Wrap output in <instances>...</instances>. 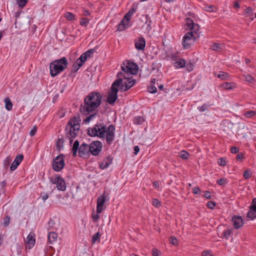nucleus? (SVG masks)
<instances>
[{
  "instance_id": "obj_9",
  "label": "nucleus",
  "mask_w": 256,
  "mask_h": 256,
  "mask_svg": "<svg viewBox=\"0 0 256 256\" xmlns=\"http://www.w3.org/2000/svg\"><path fill=\"white\" fill-rule=\"evenodd\" d=\"M197 38L194 37L192 32L186 33L182 39V44L184 48L188 49L190 48L192 41L194 42Z\"/></svg>"
},
{
  "instance_id": "obj_1",
  "label": "nucleus",
  "mask_w": 256,
  "mask_h": 256,
  "mask_svg": "<svg viewBox=\"0 0 256 256\" xmlns=\"http://www.w3.org/2000/svg\"><path fill=\"white\" fill-rule=\"evenodd\" d=\"M102 96L98 92H92L84 98V102L81 104L80 111L84 115H88L94 112L100 105Z\"/></svg>"
},
{
  "instance_id": "obj_40",
  "label": "nucleus",
  "mask_w": 256,
  "mask_h": 256,
  "mask_svg": "<svg viewBox=\"0 0 256 256\" xmlns=\"http://www.w3.org/2000/svg\"><path fill=\"white\" fill-rule=\"evenodd\" d=\"M186 22L187 27L188 28L191 26H193L194 24V21L190 18H186Z\"/></svg>"
},
{
  "instance_id": "obj_53",
  "label": "nucleus",
  "mask_w": 256,
  "mask_h": 256,
  "mask_svg": "<svg viewBox=\"0 0 256 256\" xmlns=\"http://www.w3.org/2000/svg\"><path fill=\"white\" fill-rule=\"evenodd\" d=\"M216 205V203L212 201L208 202L206 204V206L210 209H213L215 207Z\"/></svg>"
},
{
  "instance_id": "obj_52",
  "label": "nucleus",
  "mask_w": 256,
  "mask_h": 256,
  "mask_svg": "<svg viewBox=\"0 0 256 256\" xmlns=\"http://www.w3.org/2000/svg\"><path fill=\"white\" fill-rule=\"evenodd\" d=\"M232 232L230 230H228L223 232L224 238L228 239L229 236L230 235Z\"/></svg>"
},
{
  "instance_id": "obj_37",
  "label": "nucleus",
  "mask_w": 256,
  "mask_h": 256,
  "mask_svg": "<svg viewBox=\"0 0 256 256\" xmlns=\"http://www.w3.org/2000/svg\"><path fill=\"white\" fill-rule=\"evenodd\" d=\"M218 163L220 166H224L226 165V159L224 158H222L218 160Z\"/></svg>"
},
{
  "instance_id": "obj_54",
  "label": "nucleus",
  "mask_w": 256,
  "mask_h": 256,
  "mask_svg": "<svg viewBox=\"0 0 256 256\" xmlns=\"http://www.w3.org/2000/svg\"><path fill=\"white\" fill-rule=\"evenodd\" d=\"M202 256H213L211 250H205L202 254Z\"/></svg>"
},
{
  "instance_id": "obj_27",
  "label": "nucleus",
  "mask_w": 256,
  "mask_h": 256,
  "mask_svg": "<svg viewBox=\"0 0 256 256\" xmlns=\"http://www.w3.org/2000/svg\"><path fill=\"white\" fill-rule=\"evenodd\" d=\"M4 101L6 104V108L8 110H11L12 107V104L9 98H6L4 100Z\"/></svg>"
},
{
  "instance_id": "obj_30",
  "label": "nucleus",
  "mask_w": 256,
  "mask_h": 256,
  "mask_svg": "<svg viewBox=\"0 0 256 256\" xmlns=\"http://www.w3.org/2000/svg\"><path fill=\"white\" fill-rule=\"evenodd\" d=\"M144 120L143 117L138 116L134 118V124H140L144 122Z\"/></svg>"
},
{
  "instance_id": "obj_41",
  "label": "nucleus",
  "mask_w": 256,
  "mask_h": 256,
  "mask_svg": "<svg viewBox=\"0 0 256 256\" xmlns=\"http://www.w3.org/2000/svg\"><path fill=\"white\" fill-rule=\"evenodd\" d=\"M28 2V0H16V3L20 8L24 7Z\"/></svg>"
},
{
  "instance_id": "obj_3",
  "label": "nucleus",
  "mask_w": 256,
  "mask_h": 256,
  "mask_svg": "<svg viewBox=\"0 0 256 256\" xmlns=\"http://www.w3.org/2000/svg\"><path fill=\"white\" fill-rule=\"evenodd\" d=\"M115 126L112 124L108 128L103 123L98 122L92 128L88 129V134L89 136H98L104 138L105 133L114 134Z\"/></svg>"
},
{
  "instance_id": "obj_61",
  "label": "nucleus",
  "mask_w": 256,
  "mask_h": 256,
  "mask_svg": "<svg viewBox=\"0 0 256 256\" xmlns=\"http://www.w3.org/2000/svg\"><path fill=\"white\" fill-rule=\"evenodd\" d=\"M92 218L94 222H96L98 221V220L100 218V216L98 215V214H92Z\"/></svg>"
},
{
  "instance_id": "obj_25",
  "label": "nucleus",
  "mask_w": 256,
  "mask_h": 256,
  "mask_svg": "<svg viewBox=\"0 0 256 256\" xmlns=\"http://www.w3.org/2000/svg\"><path fill=\"white\" fill-rule=\"evenodd\" d=\"M88 116L84 120V123H88L90 120H92L98 116V112H94L92 114H89L88 115Z\"/></svg>"
},
{
  "instance_id": "obj_7",
  "label": "nucleus",
  "mask_w": 256,
  "mask_h": 256,
  "mask_svg": "<svg viewBox=\"0 0 256 256\" xmlns=\"http://www.w3.org/2000/svg\"><path fill=\"white\" fill-rule=\"evenodd\" d=\"M50 182L53 184H56V188L60 191H64L66 190V183L64 180L58 174H56L54 179Z\"/></svg>"
},
{
  "instance_id": "obj_10",
  "label": "nucleus",
  "mask_w": 256,
  "mask_h": 256,
  "mask_svg": "<svg viewBox=\"0 0 256 256\" xmlns=\"http://www.w3.org/2000/svg\"><path fill=\"white\" fill-rule=\"evenodd\" d=\"M118 88H112L110 92L108 93L106 102L110 104L113 106L118 99Z\"/></svg>"
},
{
  "instance_id": "obj_34",
  "label": "nucleus",
  "mask_w": 256,
  "mask_h": 256,
  "mask_svg": "<svg viewBox=\"0 0 256 256\" xmlns=\"http://www.w3.org/2000/svg\"><path fill=\"white\" fill-rule=\"evenodd\" d=\"M256 114V111L254 110H249L246 112L244 115L248 118H252Z\"/></svg>"
},
{
  "instance_id": "obj_12",
  "label": "nucleus",
  "mask_w": 256,
  "mask_h": 256,
  "mask_svg": "<svg viewBox=\"0 0 256 256\" xmlns=\"http://www.w3.org/2000/svg\"><path fill=\"white\" fill-rule=\"evenodd\" d=\"M94 52L95 50L94 48L90 49L83 53L76 60L82 66L87 59L90 58Z\"/></svg>"
},
{
  "instance_id": "obj_42",
  "label": "nucleus",
  "mask_w": 256,
  "mask_h": 256,
  "mask_svg": "<svg viewBox=\"0 0 256 256\" xmlns=\"http://www.w3.org/2000/svg\"><path fill=\"white\" fill-rule=\"evenodd\" d=\"M55 222L54 220L50 218L48 222V228L50 229H52L54 228L55 226Z\"/></svg>"
},
{
  "instance_id": "obj_16",
  "label": "nucleus",
  "mask_w": 256,
  "mask_h": 256,
  "mask_svg": "<svg viewBox=\"0 0 256 256\" xmlns=\"http://www.w3.org/2000/svg\"><path fill=\"white\" fill-rule=\"evenodd\" d=\"M24 159V156L22 154L18 155L10 166L12 171L14 170Z\"/></svg>"
},
{
  "instance_id": "obj_36",
  "label": "nucleus",
  "mask_w": 256,
  "mask_h": 256,
  "mask_svg": "<svg viewBox=\"0 0 256 256\" xmlns=\"http://www.w3.org/2000/svg\"><path fill=\"white\" fill-rule=\"evenodd\" d=\"M36 241H26L25 244L26 248L30 249L34 246Z\"/></svg>"
},
{
  "instance_id": "obj_62",
  "label": "nucleus",
  "mask_w": 256,
  "mask_h": 256,
  "mask_svg": "<svg viewBox=\"0 0 256 256\" xmlns=\"http://www.w3.org/2000/svg\"><path fill=\"white\" fill-rule=\"evenodd\" d=\"M204 198H206L207 199H209L210 198L211 196H210V192H208V191H205L204 192Z\"/></svg>"
},
{
  "instance_id": "obj_5",
  "label": "nucleus",
  "mask_w": 256,
  "mask_h": 256,
  "mask_svg": "<svg viewBox=\"0 0 256 256\" xmlns=\"http://www.w3.org/2000/svg\"><path fill=\"white\" fill-rule=\"evenodd\" d=\"M68 62L66 57L54 60L50 64V74L54 77L67 68Z\"/></svg>"
},
{
  "instance_id": "obj_6",
  "label": "nucleus",
  "mask_w": 256,
  "mask_h": 256,
  "mask_svg": "<svg viewBox=\"0 0 256 256\" xmlns=\"http://www.w3.org/2000/svg\"><path fill=\"white\" fill-rule=\"evenodd\" d=\"M64 155L60 154L52 160V167L55 172H60L64 166Z\"/></svg>"
},
{
  "instance_id": "obj_26",
  "label": "nucleus",
  "mask_w": 256,
  "mask_h": 256,
  "mask_svg": "<svg viewBox=\"0 0 256 256\" xmlns=\"http://www.w3.org/2000/svg\"><path fill=\"white\" fill-rule=\"evenodd\" d=\"M82 66L78 62V60H76L72 66V70H71V73L76 72Z\"/></svg>"
},
{
  "instance_id": "obj_4",
  "label": "nucleus",
  "mask_w": 256,
  "mask_h": 256,
  "mask_svg": "<svg viewBox=\"0 0 256 256\" xmlns=\"http://www.w3.org/2000/svg\"><path fill=\"white\" fill-rule=\"evenodd\" d=\"M80 116H74L68 121L65 128L66 138L70 140V144L78 134L80 128Z\"/></svg>"
},
{
  "instance_id": "obj_29",
  "label": "nucleus",
  "mask_w": 256,
  "mask_h": 256,
  "mask_svg": "<svg viewBox=\"0 0 256 256\" xmlns=\"http://www.w3.org/2000/svg\"><path fill=\"white\" fill-rule=\"evenodd\" d=\"M247 216L251 220H254L256 218V210H250L247 214Z\"/></svg>"
},
{
  "instance_id": "obj_60",
  "label": "nucleus",
  "mask_w": 256,
  "mask_h": 256,
  "mask_svg": "<svg viewBox=\"0 0 256 256\" xmlns=\"http://www.w3.org/2000/svg\"><path fill=\"white\" fill-rule=\"evenodd\" d=\"M238 150H239V149L237 147L234 146L230 148V152L232 154H236V153L238 152Z\"/></svg>"
},
{
  "instance_id": "obj_20",
  "label": "nucleus",
  "mask_w": 256,
  "mask_h": 256,
  "mask_svg": "<svg viewBox=\"0 0 256 256\" xmlns=\"http://www.w3.org/2000/svg\"><path fill=\"white\" fill-rule=\"evenodd\" d=\"M199 28L200 26L198 24H194L193 26H191L189 28V29H190V30H191L189 32H192V34H194V37H196V38L197 39L200 37V34L198 32Z\"/></svg>"
},
{
  "instance_id": "obj_32",
  "label": "nucleus",
  "mask_w": 256,
  "mask_h": 256,
  "mask_svg": "<svg viewBox=\"0 0 256 256\" xmlns=\"http://www.w3.org/2000/svg\"><path fill=\"white\" fill-rule=\"evenodd\" d=\"M64 16L68 20H72L75 19L74 14L70 12H66L64 14Z\"/></svg>"
},
{
  "instance_id": "obj_50",
  "label": "nucleus",
  "mask_w": 256,
  "mask_h": 256,
  "mask_svg": "<svg viewBox=\"0 0 256 256\" xmlns=\"http://www.w3.org/2000/svg\"><path fill=\"white\" fill-rule=\"evenodd\" d=\"M226 182V179H225L224 178H220V179L216 180V183L220 186H222L224 184H225Z\"/></svg>"
},
{
  "instance_id": "obj_2",
  "label": "nucleus",
  "mask_w": 256,
  "mask_h": 256,
  "mask_svg": "<svg viewBox=\"0 0 256 256\" xmlns=\"http://www.w3.org/2000/svg\"><path fill=\"white\" fill-rule=\"evenodd\" d=\"M122 72H120L117 74L118 79L113 82L110 88V90H112V88H118L116 87L121 86L122 84V78L124 79H126L128 78V76L137 74L138 68L136 63L128 60H126L122 64Z\"/></svg>"
},
{
  "instance_id": "obj_55",
  "label": "nucleus",
  "mask_w": 256,
  "mask_h": 256,
  "mask_svg": "<svg viewBox=\"0 0 256 256\" xmlns=\"http://www.w3.org/2000/svg\"><path fill=\"white\" fill-rule=\"evenodd\" d=\"M160 202L156 198H153L152 199V204L158 208L160 206Z\"/></svg>"
},
{
  "instance_id": "obj_31",
  "label": "nucleus",
  "mask_w": 256,
  "mask_h": 256,
  "mask_svg": "<svg viewBox=\"0 0 256 256\" xmlns=\"http://www.w3.org/2000/svg\"><path fill=\"white\" fill-rule=\"evenodd\" d=\"M216 76L222 80H226L228 78V74L223 72H220V74L216 75Z\"/></svg>"
},
{
  "instance_id": "obj_43",
  "label": "nucleus",
  "mask_w": 256,
  "mask_h": 256,
  "mask_svg": "<svg viewBox=\"0 0 256 256\" xmlns=\"http://www.w3.org/2000/svg\"><path fill=\"white\" fill-rule=\"evenodd\" d=\"M11 161H12V158L10 156L6 157V158L4 161V166L5 167L8 166Z\"/></svg>"
},
{
  "instance_id": "obj_39",
  "label": "nucleus",
  "mask_w": 256,
  "mask_h": 256,
  "mask_svg": "<svg viewBox=\"0 0 256 256\" xmlns=\"http://www.w3.org/2000/svg\"><path fill=\"white\" fill-rule=\"evenodd\" d=\"M243 76L244 78V80L247 82H248L250 83H252L254 82L253 77L250 74H244Z\"/></svg>"
},
{
  "instance_id": "obj_44",
  "label": "nucleus",
  "mask_w": 256,
  "mask_h": 256,
  "mask_svg": "<svg viewBox=\"0 0 256 256\" xmlns=\"http://www.w3.org/2000/svg\"><path fill=\"white\" fill-rule=\"evenodd\" d=\"M89 22V20L86 18H82L80 22V24L82 26H86V25Z\"/></svg>"
},
{
  "instance_id": "obj_24",
  "label": "nucleus",
  "mask_w": 256,
  "mask_h": 256,
  "mask_svg": "<svg viewBox=\"0 0 256 256\" xmlns=\"http://www.w3.org/2000/svg\"><path fill=\"white\" fill-rule=\"evenodd\" d=\"M186 62L184 59L180 58L178 61L176 62L174 64V66L178 68H182L185 66Z\"/></svg>"
},
{
  "instance_id": "obj_33",
  "label": "nucleus",
  "mask_w": 256,
  "mask_h": 256,
  "mask_svg": "<svg viewBox=\"0 0 256 256\" xmlns=\"http://www.w3.org/2000/svg\"><path fill=\"white\" fill-rule=\"evenodd\" d=\"M184 67L186 68V70L188 72H190L192 71L194 69V64H193L190 61L188 63H186Z\"/></svg>"
},
{
  "instance_id": "obj_59",
  "label": "nucleus",
  "mask_w": 256,
  "mask_h": 256,
  "mask_svg": "<svg viewBox=\"0 0 256 256\" xmlns=\"http://www.w3.org/2000/svg\"><path fill=\"white\" fill-rule=\"evenodd\" d=\"M244 12L246 14H251L253 12V10L251 7H248L245 9Z\"/></svg>"
},
{
  "instance_id": "obj_11",
  "label": "nucleus",
  "mask_w": 256,
  "mask_h": 256,
  "mask_svg": "<svg viewBox=\"0 0 256 256\" xmlns=\"http://www.w3.org/2000/svg\"><path fill=\"white\" fill-rule=\"evenodd\" d=\"M132 16L130 12H128L125 14L124 18L118 25V30L122 31L126 28V26L129 24V22Z\"/></svg>"
},
{
  "instance_id": "obj_64",
  "label": "nucleus",
  "mask_w": 256,
  "mask_h": 256,
  "mask_svg": "<svg viewBox=\"0 0 256 256\" xmlns=\"http://www.w3.org/2000/svg\"><path fill=\"white\" fill-rule=\"evenodd\" d=\"M244 158V154L242 153L238 154L236 155V160H242Z\"/></svg>"
},
{
  "instance_id": "obj_38",
  "label": "nucleus",
  "mask_w": 256,
  "mask_h": 256,
  "mask_svg": "<svg viewBox=\"0 0 256 256\" xmlns=\"http://www.w3.org/2000/svg\"><path fill=\"white\" fill-rule=\"evenodd\" d=\"M58 238V234L54 232H49L48 236V240H50V238L53 240L56 239Z\"/></svg>"
},
{
  "instance_id": "obj_49",
  "label": "nucleus",
  "mask_w": 256,
  "mask_h": 256,
  "mask_svg": "<svg viewBox=\"0 0 256 256\" xmlns=\"http://www.w3.org/2000/svg\"><path fill=\"white\" fill-rule=\"evenodd\" d=\"M252 176V172L249 170H246L244 172V176L246 179H248Z\"/></svg>"
},
{
  "instance_id": "obj_14",
  "label": "nucleus",
  "mask_w": 256,
  "mask_h": 256,
  "mask_svg": "<svg viewBox=\"0 0 256 256\" xmlns=\"http://www.w3.org/2000/svg\"><path fill=\"white\" fill-rule=\"evenodd\" d=\"M89 145L86 144H82L80 147L78 154L80 157L85 158L89 156Z\"/></svg>"
},
{
  "instance_id": "obj_45",
  "label": "nucleus",
  "mask_w": 256,
  "mask_h": 256,
  "mask_svg": "<svg viewBox=\"0 0 256 256\" xmlns=\"http://www.w3.org/2000/svg\"><path fill=\"white\" fill-rule=\"evenodd\" d=\"M156 90H157V89H156V87L155 86H154V85L150 86L148 87V90L150 93L154 94L156 92Z\"/></svg>"
},
{
  "instance_id": "obj_47",
  "label": "nucleus",
  "mask_w": 256,
  "mask_h": 256,
  "mask_svg": "<svg viewBox=\"0 0 256 256\" xmlns=\"http://www.w3.org/2000/svg\"><path fill=\"white\" fill-rule=\"evenodd\" d=\"M208 106L207 104H204L202 106H199L198 108V109L200 112H203L207 110L208 109Z\"/></svg>"
},
{
  "instance_id": "obj_13",
  "label": "nucleus",
  "mask_w": 256,
  "mask_h": 256,
  "mask_svg": "<svg viewBox=\"0 0 256 256\" xmlns=\"http://www.w3.org/2000/svg\"><path fill=\"white\" fill-rule=\"evenodd\" d=\"M130 76L127 78L126 80L120 86L121 91L124 92L131 88L136 82V80L134 79L131 80Z\"/></svg>"
},
{
  "instance_id": "obj_57",
  "label": "nucleus",
  "mask_w": 256,
  "mask_h": 256,
  "mask_svg": "<svg viewBox=\"0 0 256 256\" xmlns=\"http://www.w3.org/2000/svg\"><path fill=\"white\" fill-rule=\"evenodd\" d=\"M100 238V234L98 232L95 234L94 235L92 236V240H98Z\"/></svg>"
},
{
  "instance_id": "obj_17",
  "label": "nucleus",
  "mask_w": 256,
  "mask_h": 256,
  "mask_svg": "<svg viewBox=\"0 0 256 256\" xmlns=\"http://www.w3.org/2000/svg\"><path fill=\"white\" fill-rule=\"evenodd\" d=\"M106 200V198L104 194L98 198L96 206V212L98 214L102 212V207Z\"/></svg>"
},
{
  "instance_id": "obj_58",
  "label": "nucleus",
  "mask_w": 256,
  "mask_h": 256,
  "mask_svg": "<svg viewBox=\"0 0 256 256\" xmlns=\"http://www.w3.org/2000/svg\"><path fill=\"white\" fill-rule=\"evenodd\" d=\"M159 251L156 248H153L152 250V254L153 256H158Z\"/></svg>"
},
{
  "instance_id": "obj_28",
  "label": "nucleus",
  "mask_w": 256,
  "mask_h": 256,
  "mask_svg": "<svg viewBox=\"0 0 256 256\" xmlns=\"http://www.w3.org/2000/svg\"><path fill=\"white\" fill-rule=\"evenodd\" d=\"M115 134H106V142L108 144H111L114 141Z\"/></svg>"
},
{
  "instance_id": "obj_48",
  "label": "nucleus",
  "mask_w": 256,
  "mask_h": 256,
  "mask_svg": "<svg viewBox=\"0 0 256 256\" xmlns=\"http://www.w3.org/2000/svg\"><path fill=\"white\" fill-rule=\"evenodd\" d=\"M250 209L256 210V198L252 199L251 205L250 207Z\"/></svg>"
},
{
  "instance_id": "obj_56",
  "label": "nucleus",
  "mask_w": 256,
  "mask_h": 256,
  "mask_svg": "<svg viewBox=\"0 0 256 256\" xmlns=\"http://www.w3.org/2000/svg\"><path fill=\"white\" fill-rule=\"evenodd\" d=\"M36 127L34 126L30 131V135L31 136H33L35 135L36 132Z\"/></svg>"
},
{
  "instance_id": "obj_21",
  "label": "nucleus",
  "mask_w": 256,
  "mask_h": 256,
  "mask_svg": "<svg viewBox=\"0 0 256 256\" xmlns=\"http://www.w3.org/2000/svg\"><path fill=\"white\" fill-rule=\"evenodd\" d=\"M224 46V44L214 43L211 46V49L216 52H221Z\"/></svg>"
},
{
  "instance_id": "obj_51",
  "label": "nucleus",
  "mask_w": 256,
  "mask_h": 256,
  "mask_svg": "<svg viewBox=\"0 0 256 256\" xmlns=\"http://www.w3.org/2000/svg\"><path fill=\"white\" fill-rule=\"evenodd\" d=\"M36 236L34 232H30L27 236L26 240H36Z\"/></svg>"
},
{
  "instance_id": "obj_19",
  "label": "nucleus",
  "mask_w": 256,
  "mask_h": 256,
  "mask_svg": "<svg viewBox=\"0 0 256 256\" xmlns=\"http://www.w3.org/2000/svg\"><path fill=\"white\" fill-rule=\"evenodd\" d=\"M136 48L138 50H144L146 46V40L144 38L140 37L134 43Z\"/></svg>"
},
{
  "instance_id": "obj_18",
  "label": "nucleus",
  "mask_w": 256,
  "mask_h": 256,
  "mask_svg": "<svg viewBox=\"0 0 256 256\" xmlns=\"http://www.w3.org/2000/svg\"><path fill=\"white\" fill-rule=\"evenodd\" d=\"M112 160L113 158L110 156L104 158L102 162L100 164V168L102 170L107 168L112 163Z\"/></svg>"
},
{
  "instance_id": "obj_35",
  "label": "nucleus",
  "mask_w": 256,
  "mask_h": 256,
  "mask_svg": "<svg viewBox=\"0 0 256 256\" xmlns=\"http://www.w3.org/2000/svg\"><path fill=\"white\" fill-rule=\"evenodd\" d=\"M180 154V156L184 160L188 159V156H190L189 153L185 150H182Z\"/></svg>"
},
{
  "instance_id": "obj_23",
  "label": "nucleus",
  "mask_w": 256,
  "mask_h": 256,
  "mask_svg": "<svg viewBox=\"0 0 256 256\" xmlns=\"http://www.w3.org/2000/svg\"><path fill=\"white\" fill-rule=\"evenodd\" d=\"M79 142L76 140L73 144L72 148V155L74 156H76L77 154L78 150H79Z\"/></svg>"
},
{
  "instance_id": "obj_22",
  "label": "nucleus",
  "mask_w": 256,
  "mask_h": 256,
  "mask_svg": "<svg viewBox=\"0 0 256 256\" xmlns=\"http://www.w3.org/2000/svg\"><path fill=\"white\" fill-rule=\"evenodd\" d=\"M220 86L226 90H232L235 87V84L233 82H224L220 84Z\"/></svg>"
},
{
  "instance_id": "obj_63",
  "label": "nucleus",
  "mask_w": 256,
  "mask_h": 256,
  "mask_svg": "<svg viewBox=\"0 0 256 256\" xmlns=\"http://www.w3.org/2000/svg\"><path fill=\"white\" fill-rule=\"evenodd\" d=\"M200 192V189L198 187H194L192 188V192L194 194H198Z\"/></svg>"
},
{
  "instance_id": "obj_15",
  "label": "nucleus",
  "mask_w": 256,
  "mask_h": 256,
  "mask_svg": "<svg viewBox=\"0 0 256 256\" xmlns=\"http://www.w3.org/2000/svg\"><path fill=\"white\" fill-rule=\"evenodd\" d=\"M232 222L234 228H239L244 224L243 220L240 216H234L232 217Z\"/></svg>"
},
{
  "instance_id": "obj_46",
  "label": "nucleus",
  "mask_w": 256,
  "mask_h": 256,
  "mask_svg": "<svg viewBox=\"0 0 256 256\" xmlns=\"http://www.w3.org/2000/svg\"><path fill=\"white\" fill-rule=\"evenodd\" d=\"M214 6L212 5H206L204 7V10L206 11L212 12H214Z\"/></svg>"
},
{
  "instance_id": "obj_8",
  "label": "nucleus",
  "mask_w": 256,
  "mask_h": 256,
  "mask_svg": "<svg viewBox=\"0 0 256 256\" xmlns=\"http://www.w3.org/2000/svg\"><path fill=\"white\" fill-rule=\"evenodd\" d=\"M102 144L98 140L93 141L89 145V152L93 156H98L102 150Z\"/></svg>"
}]
</instances>
